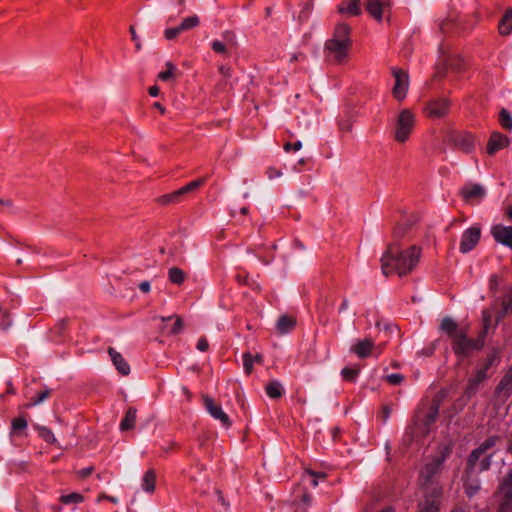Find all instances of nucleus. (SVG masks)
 <instances>
[{
    "mask_svg": "<svg viewBox=\"0 0 512 512\" xmlns=\"http://www.w3.org/2000/svg\"><path fill=\"white\" fill-rule=\"evenodd\" d=\"M421 250L411 246L407 250H400L396 245H390L381 258V268L384 275L397 273L399 276L410 272L418 263Z\"/></svg>",
    "mask_w": 512,
    "mask_h": 512,
    "instance_id": "f257e3e1",
    "label": "nucleus"
},
{
    "mask_svg": "<svg viewBox=\"0 0 512 512\" xmlns=\"http://www.w3.org/2000/svg\"><path fill=\"white\" fill-rule=\"evenodd\" d=\"M439 413V402L434 400L427 411L419 410L414 418L413 423L407 427L405 437L408 443H411L419 437L429 434L431 425L436 421Z\"/></svg>",
    "mask_w": 512,
    "mask_h": 512,
    "instance_id": "f03ea898",
    "label": "nucleus"
},
{
    "mask_svg": "<svg viewBox=\"0 0 512 512\" xmlns=\"http://www.w3.org/2000/svg\"><path fill=\"white\" fill-rule=\"evenodd\" d=\"M491 322V313L483 312V331L477 339L468 337L466 330L459 332L452 341L453 351L457 356L468 357L474 350H481L484 346V338Z\"/></svg>",
    "mask_w": 512,
    "mask_h": 512,
    "instance_id": "7ed1b4c3",
    "label": "nucleus"
},
{
    "mask_svg": "<svg viewBox=\"0 0 512 512\" xmlns=\"http://www.w3.org/2000/svg\"><path fill=\"white\" fill-rule=\"evenodd\" d=\"M414 122L415 117L410 110L404 109L400 111L396 120V128L394 133V138L397 142L404 143L408 140L409 135L413 129Z\"/></svg>",
    "mask_w": 512,
    "mask_h": 512,
    "instance_id": "20e7f679",
    "label": "nucleus"
},
{
    "mask_svg": "<svg viewBox=\"0 0 512 512\" xmlns=\"http://www.w3.org/2000/svg\"><path fill=\"white\" fill-rule=\"evenodd\" d=\"M392 75L395 78V83L392 88V95L397 101H403L409 91V74L402 69L394 68L392 70Z\"/></svg>",
    "mask_w": 512,
    "mask_h": 512,
    "instance_id": "39448f33",
    "label": "nucleus"
},
{
    "mask_svg": "<svg viewBox=\"0 0 512 512\" xmlns=\"http://www.w3.org/2000/svg\"><path fill=\"white\" fill-rule=\"evenodd\" d=\"M463 60L459 55L444 56L436 67L434 79L441 80L446 77L447 71L461 72L463 70Z\"/></svg>",
    "mask_w": 512,
    "mask_h": 512,
    "instance_id": "423d86ee",
    "label": "nucleus"
},
{
    "mask_svg": "<svg viewBox=\"0 0 512 512\" xmlns=\"http://www.w3.org/2000/svg\"><path fill=\"white\" fill-rule=\"evenodd\" d=\"M203 404L212 418L219 421L224 427L228 428L232 425V422L228 414L223 410L221 405L209 395H202Z\"/></svg>",
    "mask_w": 512,
    "mask_h": 512,
    "instance_id": "0eeeda50",
    "label": "nucleus"
},
{
    "mask_svg": "<svg viewBox=\"0 0 512 512\" xmlns=\"http://www.w3.org/2000/svg\"><path fill=\"white\" fill-rule=\"evenodd\" d=\"M448 453V449L445 448V452L442 454L441 457H437L433 459L431 462L425 464V466L420 472L421 486H427L432 483L433 477L439 472L440 467Z\"/></svg>",
    "mask_w": 512,
    "mask_h": 512,
    "instance_id": "6e6552de",
    "label": "nucleus"
},
{
    "mask_svg": "<svg viewBox=\"0 0 512 512\" xmlns=\"http://www.w3.org/2000/svg\"><path fill=\"white\" fill-rule=\"evenodd\" d=\"M351 44L339 42L337 40H327L325 43V49L334 56L336 63L341 64L344 62L348 55V51Z\"/></svg>",
    "mask_w": 512,
    "mask_h": 512,
    "instance_id": "1a4fd4ad",
    "label": "nucleus"
},
{
    "mask_svg": "<svg viewBox=\"0 0 512 512\" xmlns=\"http://www.w3.org/2000/svg\"><path fill=\"white\" fill-rule=\"evenodd\" d=\"M481 237V229L479 227H472L467 229L460 242V251L467 253L471 251L479 243Z\"/></svg>",
    "mask_w": 512,
    "mask_h": 512,
    "instance_id": "9d476101",
    "label": "nucleus"
},
{
    "mask_svg": "<svg viewBox=\"0 0 512 512\" xmlns=\"http://www.w3.org/2000/svg\"><path fill=\"white\" fill-rule=\"evenodd\" d=\"M450 104H451V102L448 98H445V97L437 98V99L431 100L427 104L426 110L430 117L442 118L448 113Z\"/></svg>",
    "mask_w": 512,
    "mask_h": 512,
    "instance_id": "9b49d317",
    "label": "nucleus"
},
{
    "mask_svg": "<svg viewBox=\"0 0 512 512\" xmlns=\"http://www.w3.org/2000/svg\"><path fill=\"white\" fill-rule=\"evenodd\" d=\"M491 233L497 242L512 249V226L496 225Z\"/></svg>",
    "mask_w": 512,
    "mask_h": 512,
    "instance_id": "f8f14e48",
    "label": "nucleus"
},
{
    "mask_svg": "<svg viewBox=\"0 0 512 512\" xmlns=\"http://www.w3.org/2000/svg\"><path fill=\"white\" fill-rule=\"evenodd\" d=\"M510 143V140L507 136L499 133L494 132L492 133L488 144H487V153L489 155L495 154L498 150L503 149L507 147Z\"/></svg>",
    "mask_w": 512,
    "mask_h": 512,
    "instance_id": "ddd939ff",
    "label": "nucleus"
},
{
    "mask_svg": "<svg viewBox=\"0 0 512 512\" xmlns=\"http://www.w3.org/2000/svg\"><path fill=\"white\" fill-rule=\"evenodd\" d=\"M452 143L456 148L465 152L471 153L474 149V136L470 133H463L455 136Z\"/></svg>",
    "mask_w": 512,
    "mask_h": 512,
    "instance_id": "4468645a",
    "label": "nucleus"
},
{
    "mask_svg": "<svg viewBox=\"0 0 512 512\" xmlns=\"http://www.w3.org/2000/svg\"><path fill=\"white\" fill-rule=\"evenodd\" d=\"M108 353L111 357L113 364L115 365L116 369L118 370V372L124 376L129 375L130 374V366L127 363V361L124 359V357L119 352H117L116 350H114L111 347L108 349Z\"/></svg>",
    "mask_w": 512,
    "mask_h": 512,
    "instance_id": "2eb2a0df",
    "label": "nucleus"
},
{
    "mask_svg": "<svg viewBox=\"0 0 512 512\" xmlns=\"http://www.w3.org/2000/svg\"><path fill=\"white\" fill-rule=\"evenodd\" d=\"M365 8L371 17H373L377 22L382 21L384 4L380 0H367L365 3Z\"/></svg>",
    "mask_w": 512,
    "mask_h": 512,
    "instance_id": "dca6fc26",
    "label": "nucleus"
},
{
    "mask_svg": "<svg viewBox=\"0 0 512 512\" xmlns=\"http://www.w3.org/2000/svg\"><path fill=\"white\" fill-rule=\"evenodd\" d=\"M338 11L341 14L358 16L361 14L360 1L359 0H344L338 6Z\"/></svg>",
    "mask_w": 512,
    "mask_h": 512,
    "instance_id": "f3484780",
    "label": "nucleus"
},
{
    "mask_svg": "<svg viewBox=\"0 0 512 512\" xmlns=\"http://www.w3.org/2000/svg\"><path fill=\"white\" fill-rule=\"evenodd\" d=\"M373 347L374 343L371 339H364L353 345L351 349L358 357L366 358L371 354Z\"/></svg>",
    "mask_w": 512,
    "mask_h": 512,
    "instance_id": "a211bd4d",
    "label": "nucleus"
},
{
    "mask_svg": "<svg viewBox=\"0 0 512 512\" xmlns=\"http://www.w3.org/2000/svg\"><path fill=\"white\" fill-rule=\"evenodd\" d=\"M440 329L445 332L449 337H451L452 341L454 340V336L459 332H462L464 329H459L457 322L451 317H444L440 324Z\"/></svg>",
    "mask_w": 512,
    "mask_h": 512,
    "instance_id": "6ab92c4d",
    "label": "nucleus"
},
{
    "mask_svg": "<svg viewBox=\"0 0 512 512\" xmlns=\"http://www.w3.org/2000/svg\"><path fill=\"white\" fill-rule=\"evenodd\" d=\"M330 40H337L339 42L351 44L350 27L345 23H339L335 27L333 37Z\"/></svg>",
    "mask_w": 512,
    "mask_h": 512,
    "instance_id": "aec40b11",
    "label": "nucleus"
},
{
    "mask_svg": "<svg viewBox=\"0 0 512 512\" xmlns=\"http://www.w3.org/2000/svg\"><path fill=\"white\" fill-rule=\"evenodd\" d=\"M487 378V374H486V371L485 369H480L476 372V375L470 379L469 381V384L466 388V394L471 397L473 396L477 389H478V385L484 381L485 379Z\"/></svg>",
    "mask_w": 512,
    "mask_h": 512,
    "instance_id": "412c9836",
    "label": "nucleus"
},
{
    "mask_svg": "<svg viewBox=\"0 0 512 512\" xmlns=\"http://www.w3.org/2000/svg\"><path fill=\"white\" fill-rule=\"evenodd\" d=\"M461 194L466 200L480 199L484 196L485 190L481 185L473 184L470 187L463 188Z\"/></svg>",
    "mask_w": 512,
    "mask_h": 512,
    "instance_id": "4be33fe9",
    "label": "nucleus"
},
{
    "mask_svg": "<svg viewBox=\"0 0 512 512\" xmlns=\"http://www.w3.org/2000/svg\"><path fill=\"white\" fill-rule=\"evenodd\" d=\"M136 416H137V409L134 407L128 408L125 417L120 423V429L121 431H128L132 430L135 427L136 422Z\"/></svg>",
    "mask_w": 512,
    "mask_h": 512,
    "instance_id": "5701e85b",
    "label": "nucleus"
},
{
    "mask_svg": "<svg viewBox=\"0 0 512 512\" xmlns=\"http://www.w3.org/2000/svg\"><path fill=\"white\" fill-rule=\"evenodd\" d=\"M497 392L505 397H508L512 393V367L500 381Z\"/></svg>",
    "mask_w": 512,
    "mask_h": 512,
    "instance_id": "b1692460",
    "label": "nucleus"
},
{
    "mask_svg": "<svg viewBox=\"0 0 512 512\" xmlns=\"http://www.w3.org/2000/svg\"><path fill=\"white\" fill-rule=\"evenodd\" d=\"M499 32L501 35L507 36L512 32V8H508L505 11L500 23Z\"/></svg>",
    "mask_w": 512,
    "mask_h": 512,
    "instance_id": "393cba45",
    "label": "nucleus"
},
{
    "mask_svg": "<svg viewBox=\"0 0 512 512\" xmlns=\"http://www.w3.org/2000/svg\"><path fill=\"white\" fill-rule=\"evenodd\" d=\"M295 325H296L295 318L288 316V315H283L279 318V320L277 322V329L281 334H284V333L290 331L291 329H293Z\"/></svg>",
    "mask_w": 512,
    "mask_h": 512,
    "instance_id": "a878e982",
    "label": "nucleus"
},
{
    "mask_svg": "<svg viewBox=\"0 0 512 512\" xmlns=\"http://www.w3.org/2000/svg\"><path fill=\"white\" fill-rule=\"evenodd\" d=\"M143 488L148 493H153L156 489V473L150 469L143 476Z\"/></svg>",
    "mask_w": 512,
    "mask_h": 512,
    "instance_id": "bb28decb",
    "label": "nucleus"
},
{
    "mask_svg": "<svg viewBox=\"0 0 512 512\" xmlns=\"http://www.w3.org/2000/svg\"><path fill=\"white\" fill-rule=\"evenodd\" d=\"M169 280L177 285H181L185 281V273L178 267H172L168 270Z\"/></svg>",
    "mask_w": 512,
    "mask_h": 512,
    "instance_id": "cd10ccee",
    "label": "nucleus"
},
{
    "mask_svg": "<svg viewBox=\"0 0 512 512\" xmlns=\"http://www.w3.org/2000/svg\"><path fill=\"white\" fill-rule=\"evenodd\" d=\"M266 393L271 398H280L283 394L282 385L278 381H271L266 386Z\"/></svg>",
    "mask_w": 512,
    "mask_h": 512,
    "instance_id": "c85d7f7f",
    "label": "nucleus"
},
{
    "mask_svg": "<svg viewBox=\"0 0 512 512\" xmlns=\"http://www.w3.org/2000/svg\"><path fill=\"white\" fill-rule=\"evenodd\" d=\"M59 501L64 505L79 504L84 501V496L78 492H72L67 495H62Z\"/></svg>",
    "mask_w": 512,
    "mask_h": 512,
    "instance_id": "c756f323",
    "label": "nucleus"
},
{
    "mask_svg": "<svg viewBox=\"0 0 512 512\" xmlns=\"http://www.w3.org/2000/svg\"><path fill=\"white\" fill-rule=\"evenodd\" d=\"M501 491L507 501L512 500V469L501 485Z\"/></svg>",
    "mask_w": 512,
    "mask_h": 512,
    "instance_id": "7c9ffc66",
    "label": "nucleus"
},
{
    "mask_svg": "<svg viewBox=\"0 0 512 512\" xmlns=\"http://www.w3.org/2000/svg\"><path fill=\"white\" fill-rule=\"evenodd\" d=\"M36 430L39 432V435L49 444H55L57 439L54 436L53 432L45 427V426H36Z\"/></svg>",
    "mask_w": 512,
    "mask_h": 512,
    "instance_id": "2f4dec72",
    "label": "nucleus"
},
{
    "mask_svg": "<svg viewBox=\"0 0 512 512\" xmlns=\"http://www.w3.org/2000/svg\"><path fill=\"white\" fill-rule=\"evenodd\" d=\"M510 313H512V295L507 296L503 299L502 309L497 315V321H499L501 318L507 316Z\"/></svg>",
    "mask_w": 512,
    "mask_h": 512,
    "instance_id": "473e14b6",
    "label": "nucleus"
},
{
    "mask_svg": "<svg viewBox=\"0 0 512 512\" xmlns=\"http://www.w3.org/2000/svg\"><path fill=\"white\" fill-rule=\"evenodd\" d=\"M482 455L483 454H482L481 450H479L478 448L474 449L471 452V454L469 455L468 460H467V471L468 472H472L474 470L477 461L479 460V458Z\"/></svg>",
    "mask_w": 512,
    "mask_h": 512,
    "instance_id": "72a5a7b5",
    "label": "nucleus"
},
{
    "mask_svg": "<svg viewBox=\"0 0 512 512\" xmlns=\"http://www.w3.org/2000/svg\"><path fill=\"white\" fill-rule=\"evenodd\" d=\"M171 319L175 320L174 325H173V327L171 329V334L172 335H176V334L180 333V331L183 329L184 322H183V319L180 316H177V315L169 316V317H162L163 321L171 320Z\"/></svg>",
    "mask_w": 512,
    "mask_h": 512,
    "instance_id": "f704fd0d",
    "label": "nucleus"
},
{
    "mask_svg": "<svg viewBox=\"0 0 512 512\" xmlns=\"http://www.w3.org/2000/svg\"><path fill=\"white\" fill-rule=\"evenodd\" d=\"M198 24H199V18L197 16H190V17L183 19V21L179 25V29L182 32L185 30L192 29V28L196 27Z\"/></svg>",
    "mask_w": 512,
    "mask_h": 512,
    "instance_id": "c9c22d12",
    "label": "nucleus"
},
{
    "mask_svg": "<svg viewBox=\"0 0 512 512\" xmlns=\"http://www.w3.org/2000/svg\"><path fill=\"white\" fill-rule=\"evenodd\" d=\"M499 117L502 127L509 131L512 130V116L510 113L507 110L502 109L500 111Z\"/></svg>",
    "mask_w": 512,
    "mask_h": 512,
    "instance_id": "e433bc0d",
    "label": "nucleus"
},
{
    "mask_svg": "<svg viewBox=\"0 0 512 512\" xmlns=\"http://www.w3.org/2000/svg\"><path fill=\"white\" fill-rule=\"evenodd\" d=\"M165 66L166 70L158 74L159 79H161L162 81H168L174 77L175 66L173 65V63L168 61L166 62Z\"/></svg>",
    "mask_w": 512,
    "mask_h": 512,
    "instance_id": "4c0bfd02",
    "label": "nucleus"
},
{
    "mask_svg": "<svg viewBox=\"0 0 512 512\" xmlns=\"http://www.w3.org/2000/svg\"><path fill=\"white\" fill-rule=\"evenodd\" d=\"M202 183V180H195V181H192L190 182L189 184L185 185L184 187L180 188L178 190V194L180 196L186 194V193H189L195 189H197Z\"/></svg>",
    "mask_w": 512,
    "mask_h": 512,
    "instance_id": "58836bf2",
    "label": "nucleus"
},
{
    "mask_svg": "<svg viewBox=\"0 0 512 512\" xmlns=\"http://www.w3.org/2000/svg\"><path fill=\"white\" fill-rule=\"evenodd\" d=\"M253 356L250 353H244L243 355V365L246 374H251L253 371Z\"/></svg>",
    "mask_w": 512,
    "mask_h": 512,
    "instance_id": "ea45409f",
    "label": "nucleus"
},
{
    "mask_svg": "<svg viewBox=\"0 0 512 512\" xmlns=\"http://www.w3.org/2000/svg\"><path fill=\"white\" fill-rule=\"evenodd\" d=\"M498 440V437L493 436L488 439H486L479 447L478 449L481 450L482 454H484L487 450L492 448Z\"/></svg>",
    "mask_w": 512,
    "mask_h": 512,
    "instance_id": "a19ab883",
    "label": "nucleus"
},
{
    "mask_svg": "<svg viewBox=\"0 0 512 512\" xmlns=\"http://www.w3.org/2000/svg\"><path fill=\"white\" fill-rule=\"evenodd\" d=\"M27 427V421L23 417H17L12 421V431L22 430Z\"/></svg>",
    "mask_w": 512,
    "mask_h": 512,
    "instance_id": "79ce46f5",
    "label": "nucleus"
},
{
    "mask_svg": "<svg viewBox=\"0 0 512 512\" xmlns=\"http://www.w3.org/2000/svg\"><path fill=\"white\" fill-rule=\"evenodd\" d=\"M179 196L180 195L178 194V190H177L173 193L162 195L159 198V202L163 205H167L169 203L174 202Z\"/></svg>",
    "mask_w": 512,
    "mask_h": 512,
    "instance_id": "37998d69",
    "label": "nucleus"
},
{
    "mask_svg": "<svg viewBox=\"0 0 512 512\" xmlns=\"http://www.w3.org/2000/svg\"><path fill=\"white\" fill-rule=\"evenodd\" d=\"M181 33V30L179 29V26L168 28L164 31V36L167 40H173L175 39L179 34Z\"/></svg>",
    "mask_w": 512,
    "mask_h": 512,
    "instance_id": "c03bdc74",
    "label": "nucleus"
},
{
    "mask_svg": "<svg viewBox=\"0 0 512 512\" xmlns=\"http://www.w3.org/2000/svg\"><path fill=\"white\" fill-rule=\"evenodd\" d=\"M212 49L216 52V53H219V54H227V48H226V45L221 42V41H218V40H215L213 41L212 43Z\"/></svg>",
    "mask_w": 512,
    "mask_h": 512,
    "instance_id": "a18cd8bd",
    "label": "nucleus"
},
{
    "mask_svg": "<svg viewBox=\"0 0 512 512\" xmlns=\"http://www.w3.org/2000/svg\"><path fill=\"white\" fill-rule=\"evenodd\" d=\"M341 373L346 380H353L358 375V369L344 368Z\"/></svg>",
    "mask_w": 512,
    "mask_h": 512,
    "instance_id": "49530a36",
    "label": "nucleus"
},
{
    "mask_svg": "<svg viewBox=\"0 0 512 512\" xmlns=\"http://www.w3.org/2000/svg\"><path fill=\"white\" fill-rule=\"evenodd\" d=\"M339 129L342 132L351 133L354 129V124L351 120H345L339 123Z\"/></svg>",
    "mask_w": 512,
    "mask_h": 512,
    "instance_id": "de8ad7c7",
    "label": "nucleus"
},
{
    "mask_svg": "<svg viewBox=\"0 0 512 512\" xmlns=\"http://www.w3.org/2000/svg\"><path fill=\"white\" fill-rule=\"evenodd\" d=\"M387 381L391 384H400L403 381V376L400 374H391L386 377Z\"/></svg>",
    "mask_w": 512,
    "mask_h": 512,
    "instance_id": "09e8293b",
    "label": "nucleus"
},
{
    "mask_svg": "<svg viewBox=\"0 0 512 512\" xmlns=\"http://www.w3.org/2000/svg\"><path fill=\"white\" fill-rule=\"evenodd\" d=\"M420 512H438V506L435 502L426 503Z\"/></svg>",
    "mask_w": 512,
    "mask_h": 512,
    "instance_id": "8fccbe9b",
    "label": "nucleus"
},
{
    "mask_svg": "<svg viewBox=\"0 0 512 512\" xmlns=\"http://www.w3.org/2000/svg\"><path fill=\"white\" fill-rule=\"evenodd\" d=\"M197 349L201 352H205L209 349V342L206 338L202 337L198 340Z\"/></svg>",
    "mask_w": 512,
    "mask_h": 512,
    "instance_id": "3c124183",
    "label": "nucleus"
},
{
    "mask_svg": "<svg viewBox=\"0 0 512 512\" xmlns=\"http://www.w3.org/2000/svg\"><path fill=\"white\" fill-rule=\"evenodd\" d=\"M93 470L94 468L92 466H89L79 470L77 474L81 479H85L93 473Z\"/></svg>",
    "mask_w": 512,
    "mask_h": 512,
    "instance_id": "603ef678",
    "label": "nucleus"
},
{
    "mask_svg": "<svg viewBox=\"0 0 512 512\" xmlns=\"http://www.w3.org/2000/svg\"><path fill=\"white\" fill-rule=\"evenodd\" d=\"M283 148L287 152L290 151L291 149H293L294 151H298V150H300L302 148V143H301V141H297L294 144H291V143L287 142L283 146Z\"/></svg>",
    "mask_w": 512,
    "mask_h": 512,
    "instance_id": "864d4df0",
    "label": "nucleus"
},
{
    "mask_svg": "<svg viewBox=\"0 0 512 512\" xmlns=\"http://www.w3.org/2000/svg\"><path fill=\"white\" fill-rule=\"evenodd\" d=\"M491 465V455L485 456L480 462V470L486 471Z\"/></svg>",
    "mask_w": 512,
    "mask_h": 512,
    "instance_id": "5fc2aeb1",
    "label": "nucleus"
},
{
    "mask_svg": "<svg viewBox=\"0 0 512 512\" xmlns=\"http://www.w3.org/2000/svg\"><path fill=\"white\" fill-rule=\"evenodd\" d=\"M50 394V390L46 389L43 392L39 393L38 397L33 401V405H37L43 402Z\"/></svg>",
    "mask_w": 512,
    "mask_h": 512,
    "instance_id": "6e6d98bb",
    "label": "nucleus"
},
{
    "mask_svg": "<svg viewBox=\"0 0 512 512\" xmlns=\"http://www.w3.org/2000/svg\"><path fill=\"white\" fill-rule=\"evenodd\" d=\"M305 473L312 476V477H320V478H326L327 474L325 472H315L309 468L305 469Z\"/></svg>",
    "mask_w": 512,
    "mask_h": 512,
    "instance_id": "4d7b16f0",
    "label": "nucleus"
},
{
    "mask_svg": "<svg viewBox=\"0 0 512 512\" xmlns=\"http://www.w3.org/2000/svg\"><path fill=\"white\" fill-rule=\"evenodd\" d=\"M139 288L143 293H148L151 290V285L149 281H143L139 284Z\"/></svg>",
    "mask_w": 512,
    "mask_h": 512,
    "instance_id": "13d9d810",
    "label": "nucleus"
},
{
    "mask_svg": "<svg viewBox=\"0 0 512 512\" xmlns=\"http://www.w3.org/2000/svg\"><path fill=\"white\" fill-rule=\"evenodd\" d=\"M149 94L153 97H156L159 94V88L157 86L150 87Z\"/></svg>",
    "mask_w": 512,
    "mask_h": 512,
    "instance_id": "bf43d9fd",
    "label": "nucleus"
},
{
    "mask_svg": "<svg viewBox=\"0 0 512 512\" xmlns=\"http://www.w3.org/2000/svg\"><path fill=\"white\" fill-rule=\"evenodd\" d=\"M302 503L304 505H309L311 503V497H310L309 494H307V493L303 494V496H302Z\"/></svg>",
    "mask_w": 512,
    "mask_h": 512,
    "instance_id": "052dcab7",
    "label": "nucleus"
},
{
    "mask_svg": "<svg viewBox=\"0 0 512 512\" xmlns=\"http://www.w3.org/2000/svg\"><path fill=\"white\" fill-rule=\"evenodd\" d=\"M391 413V409L389 407H384L383 408V418L384 420H387V418L389 417Z\"/></svg>",
    "mask_w": 512,
    "mask_h": 512,
    "instance_id": "680f3d73",
    "label": "nucleus"
},
{
    "mask_svg": "<svg viewBox=\"0 0 512 512\" xmlns=\"http://www.w3.org/2000/svg\"><path fill=\"white\" fill-rule=\"evenodd\" d=\"M130 33H131L132 39L137 41L138 40V35H137V32H136V30H135V28L133 26L130 27Z\"/></svg>",
    "mask_w": 512,
    "mask_h": 512,
    "instance_id": "e2e57ef3",
    "label": "nucleus"
},
{
    "mask_svg": "<svg viewBox=\"0 0 512 512\" xmlns=\"http://www.w3.org/2000/svg\"><path fill=\"white\" fill-rule=\"evenodd\" d=\"M154 107L156 109H158L160 111V113H162V114L165 113V108L159 102L154 103Z\"/></svg>",
    "mask_w": 512,
    "mask_h": 512,
    "instance_id": "0e129e2a",
    "label": "nucleus"
},
{
    "mask_svg": "<svg viewBox=\"0 0 512 512\" xmlns=\"http://www.w3.org/2000/svg\"><path fill=\"white\" fill-rule=\"evenodd\" d=\"M493 361H494V356L490 357V358L487 360V362H486V364H485V366H484V368H483V369H485V371H486V370H487V369L492 365Z\"/></svg>",
    "mask_w": 512,
    "mask_h": 512,
    "instance_id": "69168bd1",
    "label": "nucleus"
},
{
    "mask_svg": "<svg viewBox=\"0 0 512 512\" xmlns=\"http://www.w3.org/2000/svg\"><path fill=\"white\" fill-rule=\"evenodd\" d=\"M253 361L254 362H257V363H261L263 361V357L261 354H256L254 357H253Z\"/></svg>",
    "mask_w": 512,
    "mask_h": 512,
    "instance_id": "338daca9",
    "label": "nucleus"
},
{
    "mask_svg": "<svg viewBox=\"0 0 512 512\" xmlns=\"http://www.w3.org/2000/svg\"><path fill=\"white\" fill-rule=\"evenodd\" d=\"M348 305H349V303L347 300L343 301L341 304V310L347 309Z\"/></svg>",
    "mask_w": 512,
    "mask_h": 512,
    "instance_id": "774afa93",
    "label": "nucleus"
}]
</instances>
